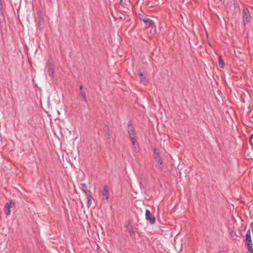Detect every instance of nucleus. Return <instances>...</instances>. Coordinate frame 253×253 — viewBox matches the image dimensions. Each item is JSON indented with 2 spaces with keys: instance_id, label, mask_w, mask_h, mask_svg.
<instances>
[{
  "instance_id": "obj_4",
  "label": "nucleus",
  "mask_w": 253,
  "mask_h": 253,
  "mask_svg": "<svg viewBox=\"0 0 253 253\" xmlns=\"http://www.w3.org/2000/svg\"><path fill=\"white\" fill-rule=\"evenodd\" d=\"M146 219L150 221L151 224H153L155 223L156 219L154 215L151 214V212L148 210H146L145 212Z\"/></svg>"
},
{
  "instance_id": "obj_13",
  "label": "nucleus",
  "mask_w": 253,
  "mask_h": 253,
  "mask_svg": "<svg viewBox=\"0 0 253 253\" xmlns=\"http://www.w3.org/2000/svg\"><path fill=\"white\" fill-rule=\"evenodd\" d=\"M104 130L107 136V138L109 139H110L111 133L110 132V129L108 126H105V127L104 128Z\"/></svg>"
},
{
  "instance_id": "obj_10",
  "label": "nucleus",
  "mask_w": 253,
  "mask_h": 253,
  "mask_svg": "<svg viewBox=\"0 0 253 253\" xmlns=\"http://www.w3.org/2000/svg\"><path fill=\"white\" fill-rule=\"evenodd\" d=\"M246 244L247 245V244H252V239H251V236L250 234V231L249 230L246 235Z\"/></svg>"
},
{
  "instance_id": "obj_25",
  "label": "nucleus",
  "mask_w": 253,
  "mask_h": 253,
  "mask_svg": "<svg viewBox=\"0 0 253 253\" xmlns=\"http://www.w3.org/2000/svg\"><path fill=\"white\" fill-rule=\"evenodd\" d=\"M121 3H122V1H121L120 2V3H121Z\"/></svg>"
},
{
  "instance_id": "obj_8",
  "label": "nucleus",
  "mask_w": 253,
  "mask_h": 253,
  "mask_svg": "<svg viewBox=\"0 0 253 253\" xmlns=\"http://www.w3.org/2000/svg\"><path fill=\"white\" fill-rule=\"evenodd\" d=\"M54 72V66L52 62H49L48 75L50 77H53Z\"/></svg>"
},
{
  "instance_id": "obj_7",
  "label": "nucleus",
  "mask_w": 253,
  "mask_h": 253,
  "mask_svg": "<svg viewBox=\"0 0 253 253\" xmlns=\"http://www.w3.org/2000/svg\"><path fill=\"white\" fill-rule=\"evenodd\" d=\"M127 130H128V133L129 135V136H135L134 128L132 126L131 123L130 122H129L128 124Z\"/></svg>"
},
{
  "instance_id": "obj_23",
  "label": "nucleus",
  "mask_w": 253,
  "mask_h": 253,
  "mask_svg": "<svg viewBox=\"0 0 253 253\" xmlns=\"http://www.w3.org/2000/svg\"><path fill=\"white\" fill-rule=\"evenodd\" d=\"M159 169H161V170H162V169H163L161 167H159Z\"/></svg>"
},
{
  "instance_id": "obj_18",
  "label": "nucleus",
  "mask_w": 253,
  "mask_h": 253,
  "mask_svg": "<svg viewBox=\"0 0 253 253\" xmlns=\"http://www.w3.org/2000/svg\"><path fill=\"white\" fill-rule=\"evenodd\" d=\"M129 137L131 139L132 145H134L135 144V142H136V139L135 138V136H129Z\"/></svg>"
},
{
  "instance_id": "obj_26",
  "label": "nucleus",
  "mask_w": 253,
  "mask_h": 253,
  "mask_svg": "<svg viewBox=\"0 0 253 253\" xmlns=\"http://www.w3.org/2000/svg\"><path fill=\"white\" fill-rule=\"evenodd\" d=\"M121 3H122V1H121L120 2V3H121Z\"/></svg>"
},
{
  "instance_id": "obj_17",
  "label": "nucleus",
  "mask_w": 253,
  "mask_h": 253,
  "mask_svg": "<svg viewBox=\"0 0 253 253\" xmlns=\"http://www.w3.org/2000/svg\"><path fill=\"white\" fill-rule=\"evenodd\" d=\"M138 74L140 77L141 82H143L144 80H145V78L144 77L143 74L140 71H138Z\"/></svg>"
},
{
  "instance_id": "obj_12",
  "label": "nucleus",
  "mask_w": 253,
  "mask_h": 253,
  "mask_svg": "<svg viewBox=\"0 0 253 253\" xmlns=\"http://www.w3.org/2000/svg\"><path fill=\"white\" fill-rule=\"evenodd\" d=\"M87 199V208L90 207L92 203V200L93 199L92 196L90 194H88L86 195Z\"/></svg>"
},
{
  "instance_id": "obj_5",
  "label": "nucleus",
  "mask_w": 253,
  "mask_h": 253,
  "mask_svg": "<svg viewBox=\"0 0 253 253\" xmlns=\"http://www.w3.org/2000/svg\"><path fill=\"white\" fill-rule=\"evenodd\" d=\"M126 227L129 232L130 236L131 237H134L135 236V233L133 230V227L129 221H127Z\"/></svg>"
},
{
  "instance_id": "obj_24",
  "label": "nucleus",
  "mask_w": 253,
  "mask_h": 253,
  "mask_svg": "<svg viewBox=\"0 0 253 253\" xmlns=\"http://www.w3.org/2000/svg\"><path fill=\"white\" fill-rule=\"evenodd\" d=\"M219 253H224L223 251H220Z\"/></svg>"
},
{
  "instance_id": "obj_6",
  "label": "nucleus",
  "mask_w": 253,
  "mask_h": 253,
  "mask_svg": "<svg viewBox=\"0 0 253 253\" xmlns=\"http://www.w3.org/2000/svg\"><path fill=\"white\" fill-rule=\"evenodd\" d=\"M154 155L155 160L157 161L159 165H162L163 163V162L161 159V156L159 155V151L157 149H154Z\"/></svg>"
},
{
  "instance_id": "obj_21",
  "label": "nucleus",
  "mask_w": 253,
  "mask_h": 253,
  "mask_svg": "<svg viewBox=\"0 0 253 253\" xmlns=\"http://www.w3.org/2000/svg\"><path fill=\"white\" fill-rule=\"evenodd\" d=\"M79 88H80V91H84L83 90V86L82 85H80Z\"/></svg>"
},
{
  "instance_id": "obj_9",
  "label": "nucleus",
  "mask_w": 253,
  "mask_h": 253,
  "mask_svg": "<svg viewBox=\"0 0 253 253\" xmlns=\"http://www.w3.org/2000/svg\"><path fill=\"white\" fill-rule=\"evenodd\" d=\"M102 195L103 196V199L107 200L109 198V192L107 186H104L103 190L102 191Z\"/></svg>"
},
{
  "instance_id": "obj_20",
  "label": "nucleus",
  "mask_w": 253,
  "mask_h": 253,
  "mask_svg": "<svg viewBox=\"0 0 253 253\" xmlns=\"http://www.w3.org/2000/svg\"><path fill=\"white\" fill-rule=\"evenodd\" d=\"M253 138V133L251 135H250V140H249V141L250 143H251V140Z\"/></svg>"
},
{
  "instance_id": "obj_16",
  "label": "nucleus",
  "mask_w": 253,
  "mask_h": 253,
  "mask_svg": "<svg viewBox=\"0 0 253 253\" xmlns=\"http://www.w3.org/2000/svg\"><path fill=\"white\" fill-rule=\"evenodd\" d=\"M218 65L222 68L224 67V62L221 57L220 56L219 57L218 59Z\"/></svg>"
},
{
  "instance_id": "obj_11",
  "label": "nucleus",
  "mask_w": 253,
  "mask_h": 253,
  "mask_svg": "<svg viewBox=\"0 0 253 253\" xmlns=\"http://www.w3.org/2000/svg\"><path fill=\"white\" fill-rule=\"evenodd\" d=\"M81 186H82V190L84 192L85 195L90 194V191L88 190L87 185L85 183H81Z\"/></svg>"
},
{
  "instance_id": "obj_2",
  "label": "nucleus",
  "mask_w": 253,
  "mask_h": 253,
  "mask_svg": "<svg viewBox=\"0 0 253 253\" xmlns=\"http://www.w3.org/2000/svg\"><path fill=\"white\" fill-rule=\"evenodd\" d=\"M15 206V203L10 200L9 202L6 203L4 206L5 213L6 215H10L11 213L10 208H12Z\"/></svg>"
},
{
  "instance_id": "obj_3",
  "label": "nucleus",
  "mask_w": 253,
  "mask_h": 253,
  "mask_svg": "<svg viewBox=\"0 0 253 253\" xmlns=\"http://www.w3.org/2000/svg\"><path fill=\"white\" fill-rule=\"evenodd\" d=\"M140 20L143 21L148 27H150L154 25V22L151 19L147 18L146 16H144L142 15H140L139 16Z\"/></svg>"
},
{
  "instance_id": "obj_22",
  "label": "nucleus",
  "mask_w": 253,
  "mask_h": 253,
  "mask_svg": "<svg viewBox=\"0 0 253 253\" xmlns=\"http://www.w3.org/2000/svg\"><path fill=\"white\" fill-rule=\"evenodd\" d=\"M50 2H52L54 0H49Z\"/></svg>"
},
{
  "instance_id": "obj_15",
  "label": "nucleus",
  "mask_w": 253,
  "mask_h": 253,
  "mask_svg": "<svg viewBox=\"0 0 253 253\" xmlns=\"http://www.w3.org/2000/svg\"><path fill=\"white\" fill-rule=\"evenodd\" d=\"M80 94L83 98L84 101L85 102H87V98H86L85 91H80Z\"/></svg>"
},
{
  "instance_id": "obj_1",
  "label": "nucleus",
  "mask_w": 253,
  "mask_h": 253,
  "mask_svg": "<svg viewBox=\"0 0 253 253\" xmlns=\"http://www.w3.org/2000/svg\"><path fill=\"white\" fill-rule=\"evenodd\" d=\"M243 22L244 25H246L248 22L250 21L251 16H250V13L248 8H244L243 9Z\"/></svg>"
},
{
  "instance_id": "obj_19",
  "label": "nucleus",
  "mask_w": 253,
  "mask_h": 253,
  "mask_svg": "<svg viewBox=\"0 0 253 253\" xmlns=\"http://www.w3.org/2000/svg\"><path fill=\"white\" fill-rule=\"evenodd\" d=\"M2 9V0H0V9Z\"/></svg>"
},
{
  "instance_id": "obj_14",
  "label": "nucleus",
  "mask_w": 253,
  "mask_h": 253,
  "mask_svg": "<svg viewBox=\"0 0 253 253\" xmlns=\"http://www.w3.org/2000/svg\"><path fill=\"white\" fill-rule=\"evenodd\" d=\"M248 253H253V244H247V245Z\"/></svg>"
}]
</instances>
